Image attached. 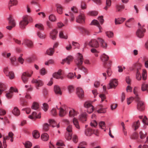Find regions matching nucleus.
Instances as JSON below:
<instances>
[{
	"label": "nucleus",
	"instance_id": "69168bd1",
	"mask_svg": "<svg viewBox=\"0 0 148 148\" xmlns=\"http://www.w3.org/2000/svg\"><path fill=\"white\" fill-rule=\"evenodd\" d=\"M68 89L69 92H71L74 90V87L73 86L70 85L68 86Z\"/></svg>",
	"mask_w": 148,
	"mask_h": 148
},
{
	"label": "nucleus",
	"instance_id": "c85d7f7f",
	"mask_svg": "<svg viewBox=\"0 0 148 148\" xmlns=\"http://www.w3.org/2000/svg\"><path fill=\"white\" fill-rule=\"evenodd\" d=\"M111 4V0H106V5L104 8V9L106 10H107L110 7Z\"/></svg>",
	"mask_w": 148,
	"mask_h": 148
},
{
	"label": "nucleus",
	"instance_id": "58836bf2",
	"mask_svg": "<svg viewBox=\"0 0 148 148\" xmlns=\"http://www.w3.org/2000/svg\"><path fill=\"white\" fill-rule=\"evenodd\" d=\"M86 145V143L85 142H81L77 147V148H85Z\"/></svg>",
	"mask_w": 148,
	"mask_h": 148
},
{
	"label": "nucleus",
	"instance_id": "5fc2aeb1",
	"mask_svg": "<svg viewBox=\"0 0 148 148\" xmlns=\"http://www.w3.org/2000/svg\"><path fill=\"white\" fill-rule=\"evenodd\" d=\"M146 73L147 72L145 69L143 70V73L142 74V77L143 79L145 80L146 79Z\"/></svg>",
	"mask_w": 148,
	"mask_h": 148
},
{
	"label": "nucleus",
	"instance_id": "72a5a7b5",
	"mask_svg": "<svg viewBox=\"0 0 148 148\" xmlns=\"http://www.w3.org/2000/svg\"><path fill=\"white\" fill-rule=\"evenodd\" d=\"M35 26L37 28L40 30H43L44 29V27L43 25L41 24H36Z\"/></svg>",
	"mask_w": 148,
	"mask_h": 148
},
{
	"label": "nucleus",
	"instance_id": "7c9ffc66",
	"mask_svg": "<svg viewBox=\"0 0 148 148\" xmlns=\"http://www.w3.org/2000/svg\"><path fill=\"white\" fill-rule=\"evenodd\" d=\"M141 90L143 91L147 90L148 92V84L143 83L141 86Z\"/></svg>",
	"mask_w": 148,
	"mask_h": 148
},
{
	"label": "nucleus",
	"instance_id": "ea45409f",
	"mask_svg": "<svg viewBox=\"0 0 148 148\" xmlns=\"http://www.w3.org/2000/svg\"><path fill=\"white\" fill-rule=\"evenodd\" d=\"M38 36L40 39H44L45 38L46 35L44 33H42L40 32L37 33Z\"/></svg>",
	"mask_w": 148,
	"mask_h": 148
},
{
	"label": "nucleus",
	"instance_id": "e433bc0d",
	"mask_svg": "<svg viewBox=\"0 0 148 148\" xmlns=\"http://www.w3.org/2000/svg\"><path fill=\"white\" fill-rule=\"evenodd\" d=\"M88 15L92 16H95L98 14V12L96 11H89L88 13Z\"/></svg>",
	"mask_w": 148,
	"mask_h": 148
},
{
	"label": "nucleus",
	"instance_id": "13d9d810",
	"mask_svg": "<svg viewBox=\"0 0 148 148\" xmlns=\"http://www.w3.org/2000/svg\"><path fill=\"white\" fill-rule=\"evenodd\" d=\"M136 79L138 80H141V77L140 72H136Z\"/></svg>",
	"mask_w": 148,
	"mask_h": 148
},
{
	"label": "nucleus",
	"instance_id": "603ef678",
	"mask_svg": "<svg viewBox=\"0 0 148 148\" xmlns=\"http://www.w3.org/2000/svg\"><path fill=\"white\" fill-rule=\"evenodd\" d=\"M59 36L60 38L64 39H66L68 38L67 36H64L63 34V33L62 31H60V32L59 34Z\"/></svg>",
	"mask_w": 148,
	"mask_h": 148
},
{
	"label": "nucleus",
	"instance_id": "c756f323",
	"mask_svg": "<svg viewBox=\"0 0 148 148\" xmlns=\"http://www.w3.org/2000/svg\"><path fill=\"white\" fill-rule=\"evenodd\" d=\"M32 134L33 137L35 138H38L40 137L39 133L37 130H34Z\"/></svg>",
	"mask_w": 148,
	"mask_h": 148
},
{
	"label": "nucleus",
	"instance_id": "9d476101",
	"mask_svg": "<svg viewBox=\"0 0 148 148\" xmlns=\"http://www.w3.org/2000/svg\"><path fill=\"white\" fill-rule=\"evenodd\" d=\"M4 72L6 75L9 77L10 79H13L14 78V73L12 71H9L8 67H5L4 68Z\"/></svg>",
	"mask_w": 148,
	"mask_h": 148
},
{
	"label": "nucleus",
	"instance_id": "338daca9",
	"mask_svg": "<svg viewBox=\"0 0 148 148\" xmlns=\"http://www.w3.org/2000/svg\"><path fill=\"white\" fill-rule=\"evenodd\" d=\"M49 125L47 123H45L43 126V129L46 131H47L49 129Z\"/></svg>",
	"mask_w": 148,
	"mask_h": 148
},
{
	"label": "nucleus",
	"instance_id": "2f4dec72",
	"mask_svg": "<svg viewBox=\"0 0 148 148\" xmlns=\"http://www.w3.org/2000/svg\"><path fill=\"white\" fill-rule=\"evenodd\" d=\"M57 12L60 14H62L63 12V9L62 6L60 5H56Z\"/></svg>",
	"mask_w": 148,
	"mask_h": 148
},
{
	"label": "nucleus",
	"instance_id": "0eeeda50",
	"mask_svg": "<svg viewBox=\"0 0 148 148\" xmlns=\"http://www.w3.org/2000/svg\"><path fill=\"white\" fill-rule=\"evenodd\" d=\"M32 82L36 84V87L37 89H38L39 87L42 86L44 84L43 81L39 79H33L32 81Z\"/></svg>",
	"mask_w": 148,
	"mask_h": 148
},
{
	"label": "nucleus",
	"instance_id": "473e14b6",
	"mask_svg": "<svg viewBox=\"0 0 148 148\" xmlns=\"http://www.w3.org/2000/svg\"><path fill=\"white\" fill-rule=\"evenodd\" d=\"M54 52L53 48H50L47 49L46 53L47 55L49 56H52L53 55Z\"/></svg>",
	"mask_w": 148,
	"mask_h": 148
},
{
	"label": "nucleus",
	"instance_id": "37998d69",
	"mask_svg": "<svg viewBox=\"0 0 148 148\" xmlns=\"http://www.w3.org/2000/svg\"><path fill=\"white\" fill-rule=\"evenodd\" d=\"M107 36L109 38H112L114 36L113 33L111 31H107L106 32Z\"/></svg>",
	"mask_w": 148,
	"mask_h": 148
},
{
	"label": "nucleus",
	"instance_id": "f704fd0d",
	"mask_svg": "<svg viewBox=\"0 0 148 148\" xmlns=\"http://www.w3.org/2000/svg\"><path fill=\"white\" fill-rule=\"evenodd\" d=\"M39 108V106L38 103L35 102L33 103L32 106V109L37 110Z\"/></svg>",
	"mask_w": 148,
	"mask_h": 148
},
{
	"label": "nucleus",
	"instance_id": "4c0bfd02",
	"mask_svg": "<svg viewBox=\"0 0 148 148\" xmlns=\"http://www.w3.org/2000/svg\"><path fill=\"white\" fill-rule=\"evenodd\" d=\"M106 87L105 86H103V91L104 92V94L102 93V101L105 99H106V97L105 95V94L107 93V92L106 91ZM102 93L103 92H102Z\"/></svg>",
	"mask_w": 148,
	"mask_h": 148
},
{
	"label": "nucleus",
	"instance_id": "052dcab7",
	"mask_svg": "<svg viewBox=\"0 0 148 148\" xmlns=\"http://www.w3.org/2000/svg\"><path fill=\"white\" fill-rule=\"evenodd\" d=\"M81 8L82 9H85L86 8V6L85 3L84 2L82 1L81 2Z\"/></svg>",
	"mask_w": 148,
	"mask_h": 148
},
{
	"label": "nucleus",
	"instance_id": "49530a36",
	"mask_svg": "<svg viewBox=\"0 0 148 148\" xmlns=\"http://www.w3.org/2000/svg\"><path fill=\"white\" fill-rule=\"evenodd\" d=\"M72 133L66 132V138L68 140H70L72 138Z\"/></svg>",
	"mask_w": 148,
	"mask_h": 148
},
{
	"label": "nucleus",
	"instance_id": "e2e57ef3",
	"mask_svg": "<svg viewBox=\"0 0 148 148\" xmlns=\"http://www.w3.org/2000/svg\"><path fill=\"white\" fill-rule=\"evenodd\" d=\"M72 127L71 125H69L66 128V130L68 133H72Z\"/></svg>",
	"mask_w": 148,
	"mask_h": 148
},
{
	"label": "nucleus",
	"instance_id": "9b49d317",
	"mask_svg": "<svg viewBox=\"0 0 148 148\" xmlns=\"http://www.w3.org/2000/svg\"><path fill=\"white\" fill-rule=\"evenodd\" d=\"M33 73V71H31V74H30L27 72H24L23 73L21 78L24 83H25L27 82L28 80L27 77H31V75Z\"/></svg>",
	"mask_w": 148,
	"mask_h": 148
},
{
	"label": "nucleus",
	"instance_id": "09e8293b",
	"mask_svg": "<svg viewBox=\"0 0 148 148\" xmlns=\"http://www.w3.org/2000/svg\"><path fill=\"white\" fill-rule=\"evenodd\" d=\"M116 8L117 11L120 12L122 9L124 8V6L123 5H116Z\"/></svg>",
	"mask_w": 148,
	"mask_h": 148
},
{
	"label": "nucleus",
	"instance_id": "ddd939ff",
	"mask_svg": "<svg viewBox=\"0 0 148 148\" xmlns=\"http://www.w3.org/2000/svg\"><path fill=\"white\" fill-rule=\"evenodd\" d=\"M76 94L80 99H82L84 97V91L81 88H77L76 89Z\"/></svg>",
	"mask_w": 148,
	"mask_h": 148
},
{
	"label": "nucleus",
	"instance_id": "b1692460",
	"mask_svg": "<svg viewBox=\"0 0 148 148\" xmlns=\"http://www.w3.org/2000/svg\"><path fill=\"white\" fill-rule=\"evenodd\" d=\"M41 138L42 140L45 141H47L49 138V135L46 133L42 134L41 136Z\"/></svg>",
	"mask_w": 148,
	"mask_h": 148
},
{
	"label": "nucleus",
	"instance_id": "0e129e2a",
	"mask_svg": "<svg viewBox=\"0 0 148 148\" xmlns=\"http://www.w3.org/2000/svg\"><path fill=\"white\" fill-rule=\"evenodd\" d=\"M81 32L83 33L86 35H88L89 34V31L86 29L82 28L81 30Z\"/></svg>",
	"mask_w": 148,
	"mask_h": 148
},
{
	"label": "nucleus",
	"instance_id": "864d4df0",
	"mask_svg": "<svg viewBox=\"0 0 148 148\" xmlns=\"http://www.w3.org/2000/svg\"><path fill=\"white\" fill-rule=\"evenodd\" d=\"M147 135V133H144L142 131H141L139 132V135L140 138L141 139H143L145 138Z\"/></svg>",
	"mask_w": 148,
	"mask_h": 148
},
{
	"label": "nucleus",
	"instance_id": "39448f33",
	"mask_svg": "<svg viewBox=\"0 0 148 148\" xmlns=\"http://www.w3.org/2000/svg\"><path fill=\"white\" fill-rule=\"evenodd\" d=\"M30 17L28 15H25L23 17L22 20L19 23V26L20 28L22 29H24L25 26L28 23V19Z\"/></svg>",
	"mask_w": 148,
	"mask_h": 148
},
{
	"label": "nucleus",
	"instance_id": "f257e3e1",
	"mask_svg": "<svg viewBox=\"0 0 148 148\" xmlns=\"http://www.w3.org/2000/svg\"><path fill=\"white\" fill-rule=\"evenodd\" d=\"M109 56L104 53L102 54V62H103V65L104 67L107 69L106 72L108 75L110 76L111 75L110 72V67L112 63L111 61H108Z\"/></svg>",
	"mask_w": 148,
	"mask_h": 148
},
{
	"label": "nucleus",
	"instance_id": "a19ab883",
	"mask_svg": "<svg viewBox=\"0 0 148 148\" xmlns=\"http://www.w3.org/2000/svg\"><path fill=\"white\" fill-rule=\"evenodd\" d=\"M37 116V113L36 112H33L31 115H30L28 116V118L32 119H36Z\"/></svg>",
	"mask_w": 148,
	"mask_h": 148
},
{
	"label": "nucleus",
	"instance_id": "a211bd4d",
	"mask_svg": "<svg viewBox=\"0 0 148 148\" xmlns=\"http://www.w3.org/2000/svg\"><path fill=\"white\" fill-rule=\"evenodd\" d=\"M58 109L59 110V115L60 117L64 116L68 112V111L66 109L64 110L62 108H60L59 109Z\"/></svg>",
	"mask_w": 148,
	"mask_h": 148
},
{
	"label": "nucleus",
	"instance_id": "412c9836",
	"mask_svg": "<svg viewBox=\"0 0 148 148\" xmlns=\"http://www.w3.org/2000/svg\"><path fill=\"white\" fill-rule=\"evenodd\" d=\"M54 89L56 94L60 95H62V92L61 91L60 88L59 86L57 85L55 86Z\"/></svg>",
	"mask_w": 148,
	"mask_h": 148
},
{
	"label": "nucleus",
	"instance_id": "a18cd8bd",
	"mask_svg": "<svg viewBox=\"0 0 148 148\" xmlns=\"http://www.w3.org/2000/svg\"><path fill=\"white\" fill-rule=\"evenodd\" d=\"M24 145L26 148H30L32 145V144L31 142L27 141L26 142Z\"/></svg>",
	"mask_w": 148,
	"mask_h": 148
},
{
	"label": "nucleus",
	"instance_id": "4d7b16f0",
	"mask_svg": "<svg viewBox=\"0 0 148 148\" xmlns=\"http://www.w3.org/2000/svg\"><path fill=\"white\" fill-rule=\"evenodd\" d=\"M78 69L83 71L84 73H86L87 72V69L84 66L80 67V66H77Z\"/></svg>",
	"mask_w": 148,
	"mask_h": 148
},
{
	"label": "nucleus",
	"instance_id": "c9c22d12",
	"mask_svg": "<svg viewBox=\"0 0 148 148\" xmlns=\"http://www.w3.org/2000/svg\"><path fill=\"white\" fill-rule=\"evenodd\" d=\"M140 125V123L139 121L134 123L133 127H134L135 130H136L138 128Z\"/></svg>",
	"mask_w": 148,
	"mask_h": 148
},
{
	"label": "nucleus",
	"instance_id": "3c124183",
	"mask_svg": "<svg viewBox=\"0 0 148 148\" xmlns=\"http://www.w3.org/2000/svg\"><path fill=\"white\" fill-rule=\"evenodd\" d=\"M53 76L54 78H55L57 79H62L63 78L62 76H61L60 75H58V74L56 73H53Z\"/></svg>",
	"mask_w": 148,
	"mask_h": 148
},
{
	"label": "nucleus",
	"instance_id": "6ab92c4d",
	"mask_svg": "<svg viewBox=\"0 0 148 148\" xmlns=\"http://www.w3.org/2000/svg\"><path fill=\"white\" fill-rule=\"evenodd\" d=\"M22 45L25 44L28 47H32L33 46V42L31 40L25 39L24 40Z\"/></svg>",
	"mask_w": 148,
	"mask_h": 148
},
{
	"label": "nucleus",
	"instance_id": "774afa93",
	"mask_svg": "<svg viewBox=\"0 0 148 148\" xmlns=\"http://www.w3.org/2000/svg\"><path fill=\"white\" fill-rule=\"evenodd\" d=\"M143 122L147 125H148V120L147 117L146 116H145L144 119L143 120Z\"/></svg>",
	"mask_w": 148,
	"mask_h": 148
},
{
	"label": "nucleus",
	"instance_id": "f8f14e48",
	"mask_svg": "<svg viewBox=\"0 0 148 148\" xmlns=\"http://www.w3.org/2000/svg\"><path fill=\"white\" fill-rule=\"evenodd\" d=\"M118 85V82L115 79H111L109 84V87H108V89L115 88Z\"/></svg>",
	"mask_w": 148,
	"mask_h": 148
},
{
	"label": "nucleus",
	"instance_id": "680f3d73",
	"mask_svg": "<svg viewBox=\"0 0 148 148\" xmlns=\"http://www.w3.org/2000/svg\"><path fill=\"white\" fill-rule=\"evenodd\" d=\"M108 47L107 43L105 42L104 40L102 39V48L104 49H106Z\"/></svg>",
	"mask_w": 148,
	"mask_h": 148
},
{
	"label": "nucleus",
	"instance_id": "393cba45",
	"mask_svg": "<svg viewBox=\"0 0 148 148\" xmlns=\"http://www.w3.org/2000/svg\"><path fill=\"white\" fill-rule=\"evenodd\" d=\"M87 114L86 113H84L79 116V118L82 122H84L86 121V118Z\"/></svg>",
	"mask_w": 148,
	"mask_h": 148
},
{
	"label": "nucleus",
	"instance_id": "6e6552de",
	"mask_svg": "<svg viewBox=\"0 0 148 148\" xmlns=\"http://www.w3.org/2000/svg\"><path fill=\"white\" fill-rule=\"evenodd\" d=\"M142 64L139 63L134 64L133 66L130 68V70L131 71H136V72H140L141 70Z\"/></svg>",
	"mask_w": 148,
	"mask_h": 148
},
{
	"label": "nucleus",
	"instance_id": "bf43d9fd",
	"mask_svg": "<svg viewBox=\"0 0 148 148\" xmlns=\"http://www.w3.org/2000/svg\"><path fill=\"white\" fill-rule=\"evenodd\" d=\"M42 108L45 111H46L48 109L49 106L48 105L45 103H44L43 104Z\"/></svg>",
	"mask_w": 148,
	"mask_h": 148
},
{
	"label": "nucleus",
	"instance_id": "2eb2a0df",
	"mask_svg": "<svg viewBox=\"0 0 148 148\" xmlns=\"http://www.w3.org/2000/svg\"><path fill=\"white\" fill-rule=\"evenodd\" d=\"M88 45L90 46L93 47L97 48L99 46L98 42L95 39L92 40L89 42Z\"/></svg>",
	"mask_w": 148,
	"mask_h": 148
},
{
	"label": "nucleus",
	"instance_id": "dca6fc26",
	"mask_svg": "<svg viewBox=\"0 0 148 148\" xmlns=\"http://www.w3.org/2000/svg\"><path fill=\"white\" fill-rule=\"evenodd\" d=\"M73 60V57L71 56H68L66 58L62 60V61L61 62L62 64H64L66 62L68 64H69Z\"/></svg>",
	"mask_w": 148,
	"mask_h": 148
},
{
	"label": "nucleus",
	"instance_id": "4468645a",
	"mask_svg": "<svg viewBox=\"0 0 148 148\" xmlns=\"http://www.w3.org/2000/svg\"><path fill=\"white\" fill-rule=\"evenodd\" d=\"M58 31L55 29L52 30L50 33V37L53 40H55L57 35Z\"/></svg>",
	"mask_w": 148,
	"mask_h": 148
},
{
	"label": "nucleus",
	"instance_id": "bb28decb",
	"mask_svg": "<svg viewBox=\"0 0 148 148\" xmlns=\"http://www.w3.org/2000/svg\"><path fill=\"white\" fill-rule=\"evenodd\" d=\"M73 122L76 128L78 129H79L80 127L77 119L75 118H74L73 119Z\"/></svg>",
	"mask_w": 148,
	"mask_h": 148
},
{
	"label": "nucleus",
	"instance_id": "c03bdc74",
	"mask_svg": "<svg viewBox=\"0 0 148 148\" xmlns=\"http://www.w3.org/2000/svg\"><path fill=\"white\" fill-rule=\"evenodd\" d=\"M23 56L22 54H20L18 58V61L21 64H23L24 61V59L22 58Z\"/></svg>",
	"mask_w": 148,
	"mask_h": 148
},
{
	"label": "nucleus",
	"instance_id": "aec40b11",
	"mask_svg": "<svg viewBox=\"0 0 148 148\" xmlns=\"http://www.w3.org/2000/svg\"><path fill=\"white\" fill-rule=\"evenodd\" d=\"M12 112L14 116H18L19 115L20 113L19 110L16 107H14Z\"/></svg>",
	"mask_w": 148,
	"mask_h": 148
},
{
	"label": "nucleus",
	"instance_id": "cd10ccee",
	"mask_svg": "<svg viewBox=\"0 0 148 148\" xmlns=\"http://www.w3.org/2000/svg\"><path fill=\"white\" fill-rule=\"evenodd\" d=\"M78 113L73 109H71L69 111V116L70 117H73L77 115Z\"/></svg>",
	"mask_w": 148,
	"mask_h": 148
},
{
	"label": "nucleus",
	"instance_id": "79ce46f5",
	"mask_svg": "<svg viewBox=\"0 0 148 148\" xmlns=\"http://www.w3.org/2000/svg\"><path fill=\"white\" fill-rule=\"evenodd\" d=\"M49 19L51 21L53 22H55L56 21V18L55 16L53 14H51L49 16Z\"/></svg>",
	"mask_w": 148,
	"mask_h": 148
},
{
	"label": "nucleus",
	"instance_id": "1a4fd4ad",
	"mask_svg": "<svg viewBox=\"0 0 148 148\" xmlns=\"http://www.w3.org/2000/svg\"><path fill=\"white\" fill-rule=\"evenodd\" d=\"M145 32V29L141 27H138V29L136 32V34L138 38H142L144 36V33Z\"/></svg>",
	"mask_w": 148,
	"mask_h": 148
},
{
	"label": "nucleus",
	"instance_id": "5701e85b",
	"mask_svg": "<svg viewBox=\"0 0 148 148\" xmlns=\"http://www.w3.org/2000/svg\"><path fill=\"white\" fill-rule=\"evenodd\" d=\"M85 135L87 136H90L93 134V131L90 128L86 129L85 132Z\"/></svg>",
	"mask_w": 148,
	"mask_h": 148
},
{
	"label": "nucleus",
	"instance_id": "4be33fe9",
	"mask_svg": "<svg viewBox=\"0 0 148 148\" xmlns=\"http://www.w3.org/2000/svg\"><path fill=\"white\" fill-rule=\"evenodd\" d=\"M125 20V18H115V25L120 24L123 23Z\"/></svg>",
	"mask_w": 148,
	"mask_h": 148
},
{
	"label": "nucleus",
	"instance_id": "7ed1b4c3",
	"mask_svg": "<svg viewBox=\"0 0 148 148\" xmlns=\"http://www.w3.org/2000/svg\"><path fill=\"white\" fill-rule=\"evenodd\" d=\"M90 25L97 26L99 29V32H101V27L102 25V16H100L98 17L97 20L94 19L90 23Z\"/></svg>",
	"mask_w": 148,
	"mask_h": 148
},
{
	"label": "nucleus",
	"instance_id": "de8ad7c7",
	"mask_svg": "<svg viewBox=\"0 0 148 148\" xmlns=\"http://www.w3.org/2000/svg\"><path fill=\"white\" fill-rule=\"evenodd\" d=\"M5 96L8 99L11 98L13 96L12 91H10L9 92L5 94Z\"/></svg>",
	"mask_w": 148,
	"mask_h": 148
},
{
	"label": "nucleus",
	"instance_id": "a878e982",
	"mask_svg": "<svg viewBox=\"0 0 148 148\" xmlns=\"http://www.w3.org/2000/svg\"><path fill=\"white\" fill-rule=\"evenodd\" d=\"M9 20V23L10 25L12 26L15 27L16 25L15 21L13 18L10 16L9 18H8Z\"/></svg>",
	"mask_w": 148,
	"mask_h": 148
},
{
	"label": "nucleus",
	"instance_id": "423d86ee",
	"mask_svg": "<svg viewBox=\"0 0 148 148\" xmlns=\"http://www.w3.org/2000/svg\"><path fill=\"white\" fill-rule=\"evenodd\" d=\"M84 106L87 108V112L89 113H91L93 111L94 108L93 106L88 101L85 102Z\"/></svg>",
	"mask_w": 148,
	"mask_h": 148
},
{
	"label": "nucleus",
	"instance_id": "f3484780",
	"mask_svg": "<svg viewBox=\"0 0 148 148\" xmlns=\"http://www.w3.org/2000/svg\"><path fill=\"white\" fill-rule=\"evenodd\" d=\"M76 21L79 23H83L84 22V15L83 14L79 15L76 18Z\"/></svg>",
	"mask_w": 148,
	"mask_h": 148
},
{
	"label": "nucleus",
	"instance_id": "8fccbe9b",
	"mask_svg": "<svg viewBox=\"0 0 148 148\" xmlns=\"http://www.w3.org/2000/svg\"><path fill=\"white\" fill-rule=\"evenodd\" d=\"M6 88V86L4 84L0 82V89L2 92L5 90Z\"/></svg>",
	"mask_w": 148,
	"mask_h": 148
},
{
	"label": "nucleus",
	"instance_id": "f03ea898",
	"mask_svg": "<svg viewBox=\"0 0 148 148\" xmlns=\"http://www.w3.org/2000/svg\"><path fill=\"white\" fill-rule=\"evenodd\" d=\"M136 88L135 87L133 90L134 94L135 95L136 97L135 99L136 101L137 102V109L140 111H142L144 110L145 109V106L144 102L140 100V98L138 96L137 92L136 91Z\"/></svg>",
	"mask_w": 148,
	"mask_h": 148
},
{
	"label": "nucleus",
	"instance_id": "6e6d98bb",
	"mask_svg": "<svg viewBox=\"0 0 148 148\" xmlns=\"http://www.w3.org/2000/svg\"><path fill=\"white\" fill-rule=\"evenodd\" d=\"M90 125L92 127H96L97 126V123L96 121L95 120L92 121L90 123Z\"/></svg>",
	"mask_w": 148,
	"mask_h": 148
},
{
	"label": "nucleus",
	"instance_id": "20e7f679",
	"mask_svg": "<svg viewBox=\"0 0 148 148\" xmlns=\"http://www.w3.org/2000/svg\"><path fill=\"white\" fill-rule=\"evenodd\" d=\"M83 57L82 54L79 53L77 54L76 58L75 60V62L77 66H80L83 64Z\"/></svg>",
	"mask_w": 148,
	"mask_h": 148
}]
</instances>
